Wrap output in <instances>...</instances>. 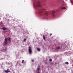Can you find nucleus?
<instances>
[{"label": "nucleus", "mask_w": 73, "mask_h": 73, "mask_svg": "<svg viewBox=\"0 0 73 73\" xmlns=\"http://www.w3.org/2000/svg\"><path fill=\"white\" fill-rule=\"evenodd\" d=\"M26 41V38H25V39H24L23 41Z\"/></svg>", "instance_id": "f3484780"}, {"label": "nucleus", "mask_w": 73, "mask_h": 73, "mask_svg": "<svg viewBox=\"0 0 73 73\" xmlns=\"http://www.w3.org/2000/svg\"><path fill=\"white\" fill-rule=\"evenodd\" d=\"M71 3H72L73 4V1H72V0H71Z\"/></svg>", "instance_id": "dca6fc26"}, {"label": "nucleus", "mask_w": 73, "mask_h": 73, "mask_svg": "<svg viewBox=\"0 0 73 73\" xmlns=\"http://www.w3.org/2000/svg\"><path fill=\"white\" fill-rule=\"evenodd\" d=\"M32 62H33V61H34V60H32Z\"/></svg>", "instance_id": "412c9836"}, {"label": "nucleus", "mask_w": 73, "mask_h": 73, "mask_svg": "<svg viewBox=\"0 0 73 73\" xmlns=\"http://www.w3.org/2000/svg\"><path fill=\"white\" fill-rule=\"evenodd\" d=\"M37 50L38 51V52H40V48H37Z\"/></svg>", "instance_id": "f8f14e48"}, {"label": "nucleus", "mask_w": 73, "mask_h": 73, "mask_svg": "<svg viewBox=\"0 0 73 73\" xmlns=\"http://www.w3.org/2000/svg\"><path fill=\"white\" fill-rule=\"evenodd\" d=\"M51 15L53 16H55V11H51Z\"/></svg>", "instance_id": "39448f33"}, {"label": "nucleus", "mask_w": 73, "mask_h": 73, "mask_svg": "<svg viewBox=\"0 0 73 73\" xmlns=\"http://www.w3.org/2000/svg\"><path fill=\"white\" fill-rule=\"evenodd\" d=\"M40 68V66H38V67L37 68V73H39V70H40V68Z\"/></svg>", "instance_id": "6e6552de"}, {"label": "nucleus", "mask_w": 73, "mask_h": 73, "mask_svg": "<svg viewBox=\"0 0 73 73\" xmlns=\"http://www.w3.org/2000/svg\"><path fill=\"white\" fill-rule=\"evenodd\" d=\"M64 48L65 49H67L68 50V48H69V44H66L63 45Z\"/></svg>", "instance_id": "7ed1b4c3"}, {"label": "nucleus", "mask_w": 73, "mask_h": 73, "mask_svg": "<svg viewBox=\"0 0 73 73\" xmlns=\"http://www.w3.org/2000/svg\"><path fill=\"white\" fill-rule=\"evenodd\" d=\"M7 50H5V51H6Z\"/></svg>", "instance_id": "5701e85b"}, {"label": "nucleus", "mask_w": 73, "mask_h": 73, "mask_svg": "<svg viewBox=\"0 0 73 73\" xmlns=\"http://www.w3.org/2000/svg\"><path fill=\"white\" fill-rule=\"evenodd\" d=\"M33 1H35V0H33Z\"/></svg>", "instance_id": "4be33fe9"}, {"label": "nucleus", "mask_w": 73, "mask_h": 73, "mask_svg": "<svg viewBox=\"0 0 73 73\" xmlns=\"http://www.w3.org/2000/svg\"><path fill=\"white\" fill-rule=\"evenodd\" d=\"M49 61H52V59H49Z\"/></svg>", "instance_id": "a211bd4d"}, {"label": "nucleus", "mask_w": 73, "mask_h": 73, "mask_svg": "<svg viewBox=\"0 0 73 73\" xmlns=\"http://www.w3.org/2000/svg\"><path fill=\"white\" fill-rule=\"evenodd\" d=\"M7 29V28L5 27H3L2 28V30H3V31H5V30H6Z\"/></svg>", "instance_id": "9d476101"}, {"label": "nucleus", "mask_w": 73, "mask_h": 73, "mask_svg": "<svg viewBox=\"0 0 73 73\" xmlns=\"http://www.w3.org/2000/svg\"><path fill=\"white\" fill-rule=\"evenodd\" d=\"M33 6L35 9H36L38 7H40L39 8V12L40 16H48V12L46 11L44 13L43 12L41 11H45L46 9L41 7V2L38 1V3H33Z\"/></svg>", "instance_id": "f257e3e1"}, {"label": "nucleus", "mask_w": 73, "mask_h": 73, "mask_svg": "<svg viewBox=\"0 0 73 73\" xmlns=\"http://www.w3.org/2000/svg\"><path fill=\"white\" fill-rule=\"evenodd\" d=\"M57 49H60V48H59V47H57Z\"/></svg>", "instance_id": "6ab92c4d"}, {"label": "nucleus", "mask_w": 73, "mask_h": 73, "mask_svg": "<svg viewBox=\"0 0 73 73\" xmlns=\"http://www.w3.org/2000/svg\"><path fill=\"white\" fill-rule=\"evenodd\" d=\"M63 6H64V5H61V9H65V7H62Z\"/></svg>", "instance_id": "1a4fd4ad"}, {"label": "nucleus", "mask_w": 73, "mask_h": 73, "mask_svg": "<svg viewBox=\"0 0 73 73\" xmlns=\"http://www.w3.org/2000/svg\"><path fill=\"white\" fill-rule=\"evenodd\" d=\"M43 38L44 40H45V36H44V35L43 36Z\"/></svg>", "instance_id": "4468645a"}, {"label": "nucleus", "mask_w": 73, "mask_h": 73, "mask_svg": "<svg viewBox=\"0 0 73 73\" xmlns=\"http://www.w3.org/2000/svg\"><path fill=\"white\" fill-rule=\"evenodd\" d=\"M28 50L29 53V54H32V51L31 47L29 46Z\"/></svg>", "instance_id": "20e7f679"}, {"label": "nucleus", "mask_w": 73, "mask_h": 73, "mask_svg": "<svg viewBox=\"0 0 73 73\" xmlns=\"http://www.w3.org/2000/svg\"><path fill=\"white\" fill-rule=\"evenodd\" d=\"M50 36H51V35H52V34L50 33Z\"/></svg>", "instance_id": "aec40b11"}, {"label": "nucleus", "mask_w": 73, "mask_h": 73, "mask_svg": "<svg viewBox=\"0 0 73 73\" xmlns=\"http://www.w3.org/2000/svg\"><path fill=\"white\" fill-rule=\"evenodd\" d=\"M70 54H72V52L70 51H69L68 52H65L64 53L65 55H70Z\"/></svg>", "instance_id": "423d86ee"}, {"label": "nucleus", "mask_w": 73, "mask_h": 73, "mask_svg": "<svg viewBox=\"0 0 73 73\" xmlns=\"http://www.w3.org/2000/svg\"><path fill=\"white\" fill-rule=\"evenodd\" d=\"M8 40L9 41H10V38H9L8 39L7 38H5L4 43H3L4 46L7 45V41H8Z\"/></svg>", "instance_id": "f03ea898"}, {"label": "nucleus", "mask_w": 73, "mask_h": 73, "mask_svg": "<svg viewBox=\"0 0 73 73\" xmlns=\"http://www.w3.org/2000/svg\"><path fill=\"white\" fill-rule=\"evenodd\" d=\"M65 63L66 65H68V64H69V62H65Z\"/></svg>", "instance_id": "ddd939ff"}, {"label": "nucleus", "mask_w": 73, "mask_h": 73, "mask_svg": "<svg viewBox=\"0 0 73 73\" xmlns=\"http://www.w3.org/2000/svg\"><path fill=\"white\" fill-rule=\"evenodd\" d=\"M43 19L44 20H47L48 19V18L47 17H44L43 18Z\"/></svg>", "instance_id": "9b49d317"}, {"label": "nucleus", "mask_w": 73, "mask_h": 73, "mask_svg": "<svg viewBox=\"0 0 73 73\" xmlns=\"http://www.w3.org/2000/svg\"><path fill=\"white\" fill-rule=\"evenodd\" d=\"M4 71L5 72V73H9V72H11V71H10V70H9V69H7L6 70H4Z\"/></svg>", "instance_id": "0eeeda50"}, {"label": "nucleus", "mask_w": 73, "mask_h": 73, "mask_svg": "<svg viewBox=\"0 0 73 73\" xmlns=\"http://www.w3.org/2000/svg\"><path fill=\"white\" fill-rule=\"evenodd\" d=\"M24 60H23L22 61V63L23 64V63H24Z\"/></svg>", "instance_id": "2eb2a0df"}, {"label": "nucleus", "mask_w": 73, "mask_h": 73, "mask_svg": "<svg viewBox=\"0 0 73 73\" xmlns=\"http://www.w3.org/2000/svg\"><path fill=\"white\" fill-rule=\"evenodd\" d=\"M64 1H62V2H64Z\"/></svg>", "instance_id": "b1692460"}]
</instances>
